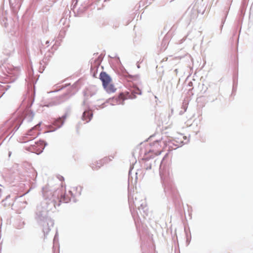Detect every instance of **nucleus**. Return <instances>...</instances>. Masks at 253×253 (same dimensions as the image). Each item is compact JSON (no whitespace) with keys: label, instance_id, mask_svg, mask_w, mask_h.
<instances>
[{"label":"nucleus","instance_id":"1","mask_svg":"<svg viewBox=\"0 0 253 253\" xmlns=\"http://www.w3.org/2000/svg\"><path fill=\"white\" fill-rule=\"evenodd\" d=\"M166 147V144L164 141L160 140L154 142L152 144L147 145L146 149L149 152H151L158 155L161 154L163 149Z\"/></svg>","mask_w":253,"mask_h":253},{"label":"nucleus","instance_id":"2","mask_svg":"<svg viewBox=\"0 0 253 253\" xmlns=\"http://www.w3.org/2000/svg\"><path fill=\"white\" fill-rule=\"evenodd\" d=\"M100 79L102 82L103 86L111 82V79L105 72H101L100 73Z\"/></svg>","mask_w":253,"mask_h":253},{"label":"nucleus","instance_id":"3","mask_svg":"<svg viewBox=\"0 0 253 253\" xmlns=\"http://www.w3.org/2000/svg\"><path fill=\"white\" fill-rule=\"evenodd\" d=\"M40 126V124L37 125V126H35L34 127H33L32 129H31L29 131H28L27 135L29 136H31L32 138H35L38 136L39 133L36 130L37 127Z\"/></svg>","mask_w":253,"mask_h":253},{"label":"nucleus","instance_id":"4","mask_svg":"<svg viewBox=\"0 0 253 253\" xmlns=\"http://www.w3.org/2000/svg\"><path fill=\"white\" fill-rule=\"evenodd\" d=\"M81 192L82 187L81 186L73 187L70 190V192L74 197L80 195Z\"/></svg>","mask_w":253,"mask_h":253},{"label":"nucleus","instance_id":"5","mask_svg":"<svg viewBox=\"0 0 253 253\" xmlns=\"http://www.w3.org/2000/svg\"><path fill=\"white\" fill-rule=\"evenodd\" d=\"M92 114L90 111H84L83 115V119L86 123L88 122L91 119Z\"/></svg>","mask_w":253,"mask_h":253},{"label":"nucleus","instance_id":"6","mask_svg":"<svg viewBox=\"0 0 253 253\" xmlns=\"http://www.w3.org/2000/svg\"><path fill=\"white\" fill-rule=\"evenodd\" d=\"M103 86L107 91V92H108V93L114 92L116 89L115 88L114 86L111 84V82H110V83L108 84H107Z\"/></svg>","mask_w":253,"mask_h":253},{"label":"nucleus","instance_id":"7","mask_svg":"<svg viewBox=\"0 0 253 253\" xmlns=\"http://www.w3.org/2000/svg\"><path fill=\"white\" fill-rule=\"evenodd\" d=\"M65 118L66 116H64L63 118H58L54 122L53 125L56 126V128L60 127L63 125L64 120L65 119Z\"/></svg>","mask_w":253,"mask_h":253},{"label":"nucleus","instance_id":"8","mask_svg":"<svg viewBox=\"0 0 253 253\" xmlns=\"http://www.w3.org/2000/svg\"><path fill=\"white\" fill-rule=\"evenodd\" d=\"M98 164H100V166H97L95 164H92L91 166L92 169L93 170H98L102 166H103L104 163L102 162V160H100L99 163L98 162H96Z\"/></svg>","mask_w":253,"mask_h":253},{"label":"nucleus","instance_id":"9","mask_svg":"<svg viewBox=\"0 0 253 253\" xmlns=\"http://www.w3.org/2000/svg\"><path fill=\"white\" fill-rule=\"evenodd\" d=\"M61 199L60 200V202L67 203L69 201V199L65 196L64 194L61 195Z\"/></svg>","mask_w":253,"mask_h":253},{"label":"nucleus","instance_id":"10","mask_svg":"<svg viewBox=\"0 0 253 253\" xmlns=\"http://www.w3.org/2000/svg\"><path fill=\"white\" fill-rule=\"evenodd\" d=\"M131 92L135 96V94H140L141 93V90L138 88H134L132 90Z\"/></svg>","mask_w":253,"mask_h":253},{"label":"nucleus","instance_id":"11","mask_svg":"<svg viewBox=\"0 0 253 253\" xmlns=\"http://www.w3.org/2000/svg\"><path fill=\"white\" fill-rule=\"evenodd\" d=\"M126 95L124 93H121L119 96V98L120 100H122V104H123V101L127 99V97L126 96Z\"/></svg>","mask_w":253,"mask_h":253},{"label":"nucleus","instance_id":"12","mask_svg":"<svg viewBox=\"0 0 253 253\" xmlns=\"http://www.w3.org/2000/svg\"><path fill=\"white\" fill-rule=\"evenodd\" d=\"M39 146H40L42 149H43V142L42 141H39L37 143Z\"/></svg>","mask_w":253,"mask_h":253},{"label":"nucleus","instance_id":"13","mask_svg":"<svg viewBox=\"0 0 253 253\" xmlns=\"http://www.w3.org/2000/svg\"><path fill=\"white\" fill-rule=\"evenodd\" d=\"M43 232L44 233H47L49 232V229L48 228H44L43 229Z\"/></svg>","mask_w":253,"mask_h":253},{"label":"nucleus","instance_id":"14","mask_svg":"<svg viewBox=\"0 0 253 253\" xmlns=\"http://www.w3.org/2000/svg\"><path fill=\"white\" fill-rule=\"evenodd\" d=\"M41 152H42V150L41 149L39 150V152L40 153Z\"/></svg>","mask_w":253,"mask_h":253}]
</instances>
